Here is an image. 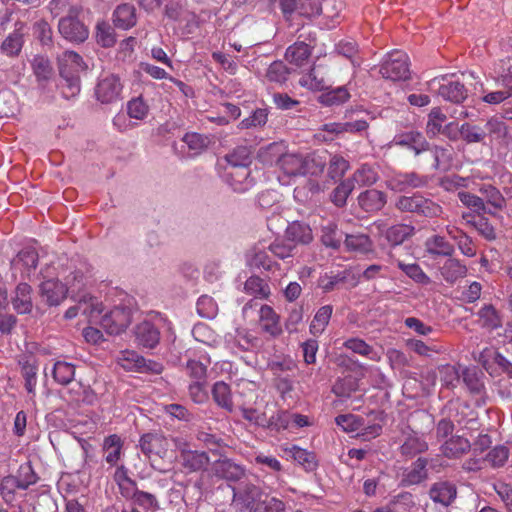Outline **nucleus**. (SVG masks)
Returning <instances> with one entry per match:
<instances>
[{
	"mask_svg": "<svg viewBox=\"0 0 512 512\" xmlns=\"http://www.w3.org/2000/svg\"><path fill=\"white\" fill-rule=\"evenodd\" d=\"M59 73L62 78L61 90L66 99L75 97L80 92V73L87 66L82 57L74 51H65L58 57Z\"/></svg>",
	"mask_w": 512,
	"mask_h": 512,
	"instance_id": "f257e3e1",
	"label": "nucleus"
},
{
	"mask_svg": "<svg viewBox=\"0 0 512 512\" xmlns=\"http://www.w3.org/2000/svg\"><path fill=\"white\" fill-rule=\"evenodd\" d=\"M281 148L282 146L280 144L271 143L260 149L259 158L266 164H272L275 161L287 176H302L305 155L293 153L282 154Z\"/></svg>",
	"mask_w": 512,
	"mask_h": 512,
	"instance_id": "f03ea898",
	"label": "nucleus"
},
{
	"mask_svg": "<svg viewBox=\"0 0 512 512\" xmlns=\"http://www.w3.org/2000/svg\"><path fill=\"white\" fill-rule=\"evenodd\" d=\"M395 206L402 212L415 213L427 218L440 217L443 208L432 199L426 198L421 194H413L412 196H400Z\"/></svg>",
	"mask_w": 512,
	"mask_h": 512,
	"instance_id": "7ed1b4c3",
	"label": "nucleus"
},
{
	"mask_svg": "<svg viewBox=\"0 0 512 512\" xmlns=\"http://www.w3.org/2000/svg\"><path fill=\"white\" fill-rule=\"evenodd\" d=\"M383 78L392 81H404L410 77L409 57L400 50H394L386 55L380 70Z\"/></svg>",
	"mask_w": 512,
	"mask_h": 512,
	"instance_id": "20e7f679",
	"label": "nucleus"
},
{
	"mask_svg": "<svg viewBox=\"0 0 512 512\" xmlns=\"http://www.w3.org/2000/svg\"><path fill=\"white\" fill-rule=\"evenodd\" d=\"M117 360L127 371L150 374H160L163 371L162 364L153 360H146L143 356L132 350L122 351Z\"/></svg>",
	"mask_w": 512,
	"mask_h": 512,
	"instance_id": "39448f33",
	"label": "nucleus"
},
{
	"mask_svg": "<svg viewBox=\"0 0 512 512\" xmlns=\"http://www.w3.org/2000/svg\"><path fill=\"white\" fill-rule=\"evenodd\" d=\"M123 84L115 74H103L95 87L96 99L102 104H112L121 99Z\"/></svg>",
	"mask_w": 512,
	"mask_h": 512,
	"instance_id": "423d86ee",
	"label": "nucleus"
},
{
	"mask_svg": "<svg viewBox=\"0 0 512 512\" xmlns=\"http://www.w3.org/2000/svg\"><path fill=\"white\" fill-rule=\"evenodd\" d=\"M176 447L180 452L181 466L188 472H199L206 470L210 463L208 454L204 451L190 450L186 443L175 440Z\"/></svg>",
	"mask_w": 512,
	"mask_h": 512,
	"instance_id": "0eeeda50",
	"label": "nucleus"
},
{
	"mask_svg": "<svg viewBox=\"0 0 512 512\" xmlns=\"http://www.w3.org/2000/svg\"><path fill=\"white\" fill-rule=\"evenodd\" d=\"M365 114L363 110H347L345 112V118L349 119L346 122H332L323 125V131L342 134V133H357L365 131L369 124L364 117H357L353 119V114Z\"/></svg>",
	"mask_w": 512,
	"mask_h": 512,
	"instance_id": "6e6552de",
	"label": "nucleus"
},
{
	"mask_svg": "<svg viewBox=\"0 0 512 512\" xmlns=\"http://www.w3.org/2000/svg\"><path fill=\"white\" fill-rule=\"evenodd\" d=\"M131 310L127 307H115L101 319V327L110 335H118L130 325Z\"/></svg>",
	"mask_w": 512,
	"mask_h": 512,
	"instance_id": "1a4fd4ad",
	"label": "nucleus"
},
{
	"mask_svg": "<svg viewBox=\"0 0 512 512\" xmlns=\"http://www.w3.org/2000/svg\"><path fill=\"white\" fill-rule=\"evenodd\" d=\"M77 10L72 8L70 14L60 19L58 29L60 34L71 42H84L88 38V29L74 15Z\"/></svg>",
	"mask_w": 512,
	"mask_h": 512,
	"instance_id": "9d476101",
	"label": "nucleus"
},
{
	"mask_svg": "<svg viewBox=\"0 0 512 512\" xmlns=\"http://www.w3.org/2000/svg\"><path fill=\"white\" fill-rule=\"evenodd\" d=\"M219 456V459L212 464V472L216 477L237 482L245 476L246 470L241 464L222 454Z\"/></svg>",
	"mask_w": 512,
	"mask_h": 512,
	"instance_id": "9b49d317",
	"label": "nucleus"
},
{
	"mask_svg": "<svg viewBox=\"0 0 512 512\" xmlns=\"http://www.w3.org/2000/svg\"><path fill=\"white\" fill-rule=\"evenodd\" d=\"M139 446L143 454L150 460L154 457L163 459L167 455L169 442L162 434L147 433L140 438Z\"/></svg>",
	"mask_w": 512,
	"mask_h": 512,
	"instance_id": "f8f14e48",
	"label": "nucleus"
},
{
	"mask_svg": "<svg viewBox=\"0 0 512 512\" xmlns=\"http://www.w3.org/2000/svg\"><path fill=\"white\" fill-rule=\"evenodd\" d=\"M306 40H308V42L305 40L297 41L286 49L285 59L289 63L300 67L308 61L312 53L313 45L316 41L315 34L309 32Z\"/></svg>",
	"mask_w": 512,
	"mask_h": 512,
	"instance_id": "ddd939ff",
	"label": "nucleus"
},
{
	"mask_svg": "<svg viewBox=\"0 0 512 512\" xmlns=\"http://www.w3.org/2000/svg\"><path fill=\"white\" fill-rule=\"evenodd\" d=\"M442 82L436 78L430 82V86H434L436 83L439 84L438 94L447 101L453 103H462L468 96V90L464 83L458 80H447L444 77L441 79Z\"/></svg>",
	"mask_w": 512,
	"mask_h": 512,
	"instance_id": "4468645a",
	"label": "nucleus"
},
{
	"mask_svg": "<svg viewBox=\"0 0 512 512\" xmlns=\"http://www.w3.org/2000/svg\"><path fill=\"white\" fill-rule=\"evenodd\" d=\"M428 183L427 176L416 172L397 173L387 180V187L396 192H403L409 188H421Z\"/></svg>",
	"mask_w": 512,
	"mask_h": 512,
	"instance_id": "2eb2a0df",
	"label": "nucleus"
},
{
	"mask_svg": "<svg viewBox=\"0 0 512 512\" xmlns=\"http://www.w3.org/2000/svg\"><path fill=\"white\" fill-rule=\"evenodd\" d=\"M137 345L143 348L153 349L160 341V331L152 322L144 320L134 329Z\"/></svg>",
	"mask_w": 512,
	"mask_h": 512,
	"instance_id": "dca6fc26",
	"label": "nucleus"
},
{
	"mask_svg": "<svg viewBox=\"0 0 512 512\" xmlns=\"http://www.w3.org/2000/svg\"><path fill=\"white\" fill-rule=\"evenodd\" d=\"M393 143L396 146L412 150L415 155L429 150V143L424 135L418 131H408L394 136Z\"/></svg>",
	"mask_w": 512,
	"mask_h": 512,
	"instance_id": "f3484780",
	"label": "nucleus"
},
{
	"mask_svg": "<svg viewBox=\"0 0 512 512\" xmlns=\"http://www.w3.org/2000/svg\"><path fill=\"white\" fill-rule=\"evenodd\" d=\"M374 225L392 246L402 244L414 233V227L407 224L399 223L388 228H385V224L383 222H375Z\"/></svg>",
	"mask_w": 512,
	"mask_h": 512,
	"instance_id": "a211bd4d",
	"label": "nucleus"
},
{
	"mask_svg": "<svg viewBox=\"0 0 512 512\" xmlns=\"http://www.w3.org/2000/svg\"><path fill=\"white\" fill-rule=\"evenodd\" d=\"M68 289L55 279L44 281L40 285V295L49 306L59 305L67 296Z\"/></svg>",
	"mask_w": 512,
	"mask_h": 512,
	"instance_id": "6ab92c4d",
	"label": "nucleus"
},
{
	"mask_svg": "<svg viewBox=\"0 0 512 512\" xmlns=\"http://www.w3.org/2000/svg\"><path fill=\"white\" fill-rule=\"evenodd\" d=\"M226 181L238 193L246 192L254 185V181L250 177V170L247 167L226 170Z\"/></svg>",
	"mask_w": 512,
	"mask_h": 512,
	"instance_id": "aec40b11",
	"label": "nucleus"
},
{
	"mask_svg": "<svg viewBox=\"0 0 512 512\" xmlns=\"http://www.w3.org/2000/svg\"><path fill=\"white\" fill-rule=\"evenodd\" d=\"M456 495L457 489L455 485L446 481L434 483L429 490V496L432 501L444 507L449 506L456 498Z\"/></svg>",
	"mask_w": 512,
	"mask_h": 512,
	"instance_id": "412c9836",
	"label": "nucleus"
},
{
	"mask_svg": "<svg viewBox=\"0 0 512 512\" xmlns=\"http://www.w3.org/2000/svg\"><path fill=\"white\" fill-rule=\"evenodd\" d=\"M386 194L377 189H368L358 196L359 206L366 212H378L386 204Z\"/></svg>",
	"mask_w": 512,
	"mask_h": 512,
	"instance_id": "4be33fe9",
	"label": "nucleus"
},
{
	"mask_svg": "<svg viewBox=\"0 0 512 512\" xmlns=\"http://www.w3.org/2000/svg\"><path fill=\"white\" fill-rule=\"evenodd\" d=\"M428 461L426 458H418L409 469H407L402 476L401 484L403 486L417 485L423 482L428 477L427 472Z\"/></svg>",
	"mask_w": 512,
	"mask_h": 512,
	"instance_id": "5701e85b",
	"label": "nucleus"
},
{
	"mask_svg": "<svg viewBox=\"0 0 512 512\" xmlns=\"http://www.w3.org/2000/svg\"><path fill=\"white\" fill-rule=\"evenodd\" d=\"M259 321L262 330L272 337H276L282 333V328L279 323V316L271 306L262 305L260 307Z\"/></svg>",
	"mask_w": 512,
	"mask_h": 512,
	"instance_id": "b1692460",
	"label": "nucleus"
},
{
	"mask_svg": "<svg viewBox=\"0 0 512 512\" xmlns=\"http://www.w3.org/2000/svg\"><path fill=\"white\" fill-rule=\"evenodd\" d=\"M32 288L27 283H19L15 289V295L12 298L14 310L19 314H27L32 311Z\"/></svg>",
	"mask_w": 512,
	"mask_h": 512,
	"instance_id": "393cba45",
	"label": "nucleus"
},
{
	"mask_svg": "<svg viewBox=\"0 0 512 512\" xmlns=\"http://www.w3.org/2000/svg\"><path fill=\"white\" fill-rule=\"evenodd\" d=\"M113 22L123 30L134 27L137 23L136 8L128 3L118 5L113 12Z\"/></svg>",
	"mask_w": 512,
	"mask_h": 512,
	"instance_id": "a878e982",
	"label": "nucleus"
},
{
	"mask_svg": "<svg viewBox=\"0 0 512 512\" xmlns=\"http://www.w3.org/2000/svg\"><path fill=\"white\" fill-rule=\"evenodd\" d=\"M285 238L296 244H309L313 240L312 230L309 225L295 221L288 225L285 231Z\"/></svg>",
	"mask_w": 512,
	"mask_h": 512,
	"instance_id": "bb28decb",
	"label": "nucleus"
},
{
	"mask_svg": "<svg viewBox=\"0 0 512 512\" xmlns=\"http://www.w3.org/2000/svg\"><path fill=\"white\" fill-rule=\"evenodd\" d=\"M471 447L472 445L468 439L462 436H452L442 444L441 451L447 458H460L466 454Z\"/></svg>",
	"mask_w": 512,
	"mask_h": 512,
	"instance_id": "cd10ccee",
	"label": "nucleus"
},
{
	"mask_svg": "<svg viewBox=\"0 0 512 512\" xmlns=\"http://www.w3.org/2000/svg\"><path fill=\"white\" fill-rule=\"evenodd\" d=\"M283 451L306 471H313L316 469L317 459L313 452L302 449L296 445L284 447Z\"/></svg>",
	"mask_w": 512,
	"mask_h": 512,
	"instance_id": "c85d7f7f",
	"label": "nucleus"
},
{
	"mask_svg": "<svg viewBox=\"0 0 512 512\" xmlns=\"http://www.w3.org/2000/svg\"><path fill=\"white\" fill-rule=\"evenodd\" d=\"M268 250L271 254L286 264L292 265L293 258L296 254V245L290 243L286 238L285 239H276L268 246Z\"/></svg>",
	"mask_w": 512,
	"mask_h": 512,
	"instance_id": "c756f323",
	"label": "nucleus"
},
{
	"mask_svg": "<svg viewBox=\"0 0 512 512\" xmlns=\"http://www.w3.org/2000/svg\"><path fill=\"white\" fill-rule=\"evenodd\" d=\"M425 248L428 254L433 257H452L455 251L454 246L440 235H433L428 238L425 242Z\"/></svg>",
	"mask_w": 512,
	"mask_h": 512,
	"instance_id": "7c9ffc66",
	"label": "nucleus"
},
{
	"mask_svg": "<svg viewBox=\"0 0 512 512\" xmlns=\"http://www.w3.org/2000/svg\"><path fill=\"white\" fill-rule=\"evenodd\" d=\"M123 442L121 438L116 435H110L104 439L103 451L105 461L110 466H115L121 458Z\"/></svg>",
	"mask_w": 512,
	"mask_h": 512,
	"instance_id": "2f4dec72",
	"label": "nucleus"
},
{
	"mask_svg": "<svg viewBox=\"0 0 512 512\" xmlns=\"http://www.w3.org/2000/svg\"><path fill=\"white\" fill-rule=\"evenodd\" d=\"M427 449V442L416 432H412L405 437L400 447V452L403 456L412 458L417 454L427 451Z\"/></svg>",
	"mask_w": 512,
	"mask_h": 512,
	"instance_id": "473e14b6",
	"label": "nucleus"
},
{
	"mask_svg": "<svg viewBox=\"0 0 512 512\" xmlns=\"http://www.w3.org/2000/svg\"><path fill=\"white\" fill-rule=\"evenodd\" d=\"M227 162L226 170L237 169L240 167H247L251 163V151L247 146H238L230 153L225 155Z\"/></svg>",
	"mask_w": 512,
	"mask_h": 512,
	"instance_id": "72a5a7b5",
	"label": "nucleus"
},
{
	"mask_svg": "<svg viewBox=\"0 0 512 512\" xmlns=\"http://www.w3.org/2000/svg\"><path fill=\"white\" fill-rule=\"evenodd\" d=\"M349 179L353 183L354 187L356 185L360 187L372 186L378 181L379 175L373 166L369 164H362L355 170Z\"/></svg>",
	"mask_w": 512,
	"mask_h": 512,
	"instance_id": "f704fd0d",
	"label": "nucleus"
},
{
	"mask_svg": "<svg viewBox=\"0 0 512 512\" xmlns=\"http://www.w3.org/2000/svg\"><path fill=\"white\" fill-rule=\"evenodd\" d=\"M440 272L445 281L454 283L466 275L467 268L459 260L449 257L441 267Z\"/></svg>",
	"mask_w": 512,
	"mask_h": 512,
	"instance_id": "c9c22d12",
	"label": "nucleus"
},
{
	"mask_svg": "<svg viewBox=\"0 0 512 512\" xmlns=\"http://www.w3.org/2000/svg\"><path fill=\"white\" fill-rule=\"evenodd\" d=\"M212 396L219 407L228 412L233 411L232 394L228 384L223 381L216 382L212 387Z\"/></svg>",
	"mask_w": 512,
	"mask_h": 512,
	"instance_id": "e433bc0d",
	"label": "nucleus"
},
{
	"mask_svg": "<svg viewBox=\"0 0 512 512\" xmlns=\"http://www.w3.org/2000/svg\"><path fill=\"white\" fill-rule=\"evenodd\" d=\"M332 313V305H324L320 307L317 310L316 314L314 315V318L310 324V333L313 334L314 336L322 334L325 331L327 325L329 324Z\"/></svg>",
	"mask_w": 512,
	"mask_h": 512,
	"instance_id": "4c0bfd02",
	"label": "nucleus"
},
{
	"mask_svg": "<svg viewBox=\"0 0 512 512\" xmlns=\"http://www.w3.org/2000/svg\"><path fill=\"white\" fill-rule=\"evenodd\" d=\"M486 131V138L489 142L500 141L507 137L509 128L504 121L497 117H491L484 125Z\"/></svg>",
	"mask_w": 512,
	"mask_h": 512,
	"instance_id": "58836bf2",
	"label": "nucleus"
},
{
	"mask_svg": "<svg viewBox=\"0 0 512 512\" xmlns=\"http://www.w3.org/2000/svg\"><path fill=\"white\" fill-rule=\"evenodd\" d=\"M290 75V69L282 61L272 62L265 73V80L271 83L283 85Z\"/></svg>",
	"mask_w": 512,
	"mask_h": 512,
	"instance_id": "ea45409f",
	"label": "nucleus"
},
{
	"mask_svg": "<svg viewBox=\"0 0 512 512\" xmlns=\"http://www.w3.org/2000/svg\"><path fill=\"white\" fill-rule=\"evenodd\" d=\"M439 377L442 385L448 389L455 388L460 382L461 371L460 366L455 365H442L438 369Z\"/></svg>",
	"mask_w": 512,
	"mask_h": 512,
	"instance_id": "a19ab883",
	"label": "nucleus"
},
{
	"mask_svg": "<svg viewBox=\"0 0 512 512\" xmlns=\"http://www.w3.org/2000/svg\"><path fill=\"white\" fill-rule=\"evenodd\" d=\"M70 399L76 403L93 404L97 396L95 392L88 386L81 383H75L68 391Z\"/></svg>",
	"mask_w": 512,
	"mask_h": 512,
	"instance_id": "79ce46f5",
	"label": "nucleus"
},
{
	"mask_svg": "<svg viewBox=\"0 0 512 512\" xmlns=\"http://www.w3.org/2000/svg\"><path fill=\"white\" fill-rule=\"evenodd\" d=\"M350 98V94L348 90L344 87H338L335 89H330L324 93H322L318 100L321 104L326 106H334L340 105L346 102Z\"/></svg>",
	"mask_w": 512,
	"mask_h": 512,
	"instance_id": "37998d69",
	"label": "nucleus"
},
{
	"mask_svg": "<svg viewBox=\"0 0 512 512\" xmlns=\"http://www.w3.org/2000/svg\"><path fill=\"white\" fill-rule=\"evenodd\" d=\"M461 138L468 144L485 143L486 131L480 126L464 123L459 128Z\"/></svg>",
	"mask_w": 512,
	"mask_h": 512,
	"instance_id": "c03bdc74",
	"label": "nucleus"
},
{
	"mask_svg": "<svg viewBox=\"0 0 512 512\" xmlns=\"http://www.w3.org/2000/svg\"><path fill=\"white\" fill-rule=\"evenodd\" d=\"M479 192L482 194L487 204L491 205L493 208L502 210L505 207L506 200L496 187L490 184H483L479 188Z\"/></svg>",
	"mask_w": 512,
	"mask_h": 512,
	"instance_id": "a18cd8bd",
	"label": "nucleus"
},
{
	"mask_svg": "<svg viewBox=\"0 0 512 512\" xmlns=\"http://www.w3.org/2000/svg\"><path fill=\"white\" fill-rule=\"evenodd\" d=\"M55 381L61 385H67L72 382L75 375V367L65 361H57L52 370Z\"/></svg>",
	"mask_w": 512,
	"mask_h": 512,
	"instance_id": "49530a36",
	"label": "nucleus"
},
{
	"mask_svg": "<svg viewBox=\"0 0 512 512\" xmlns=\"http://www.w3.org/2000/svg\"><path fill=\"white\" fill-rule=\"evenodd\" d=\"M478 316L481 320V326L484 328L494 330L502 325L501 317L492 305H484L478 311Z\"/></svg>",
	"mask_w": 512,
	"mask_h": 512,
	"instance_id": "de8ad7c7",
	"label": "nucleus"
},
{
	"mask_svg": "<svg viewBox=\"0 0 512 512\" xmlns=\"http://www.w3.org/2000/svg\"><path fill=\"white\" fill-rule=\"evenodd\" d=\"M344 347L353 351L354 353L366 356L373 361H379L380 356L374 349L368 345L364 340L359 338H350L344 342Z\"/></svg>",
	"mask_w": 512,
	"mask_h": 512,
	"instance_id": "09e8293b",
	"label": "nucleus"
},
{
	"mask_svg": "<svg viewBox=\"0 0 512 512\" xmlns=\"http://www.w3.org/2000/svg\"><path fill=\"white\" fill-rule=\"evenodd\" d=\"M299 84L302 87H306L310 90L322 91L328 89L327 82L322 75H320L319 71L315 68H312L308 73L304 74L300 80Z\"/></svg>",
	"mask_w": 512,
	"mask_h": 512,
	"instance_id": "8fccbe9b",
	"label": "nucleus"
},
{
	"mask_svg": "<svg viewBox=\"0 0 512 512\" xmlns=\"http://www.w3.org/2000/svg\"><path fill=\"white\" fill-rule=\"evenodd\" d=\"M95 37L97 43L104 48L112 47L116 43L114 29L104 21L97 23Z\"/></svg>",
	"mask_w": 512,
	"mask_h": 512,
	"instance_id": "3c124183",
	"label": "nucleus"
},
{
	"mask_svg": "<svg viewBox=\"0 0 512 512\" xmlns=\"http://www.w3.org/2000/svg\"><path fill=\"white\" fill-rule=\"evenodd\" d=\"M32 69L39 82H47L53 75V68L49 59L43 56L34 57Z\"/></svg>",
	"mask_w": 512,
	"mask_h": 512,
	"instance_id": "603ef678",
	"label": "nucleus"
},
{
	"mask_svg": "<svg viewBox=\"0 0 512 512\" xmlns=\"http://www.w3.org/2000/svg\"><path fill=\"white\" fill-rule=\"evenodd\" d=\"M244 291L252 296L261 299L267 298L270 294L269 287L264 281L257 276L249 277L244 283Z\"/></svg>",
	"mask_w": 512,
	"mask_h": 512,
	"instance_id": "864d4df0",
	"label": "nucleus"
},
{
	"mask_svg": "<svg viewBox=\"0 0 512 512\" xmlns=\"http://www.w3.org/2000/svg\"><path fill=\"white\" fill-rule=\"evenodd\" d=\"M397 266L401 269L409 278L419 284H429L430 278L424 273L422 268L417 263L406 264L401 260L396 261Z\"/></svg>",
	"mask_w": 512,
	"mask_h": 512,
	"instance_id": "5fc2aeb1",
	"label": "nucleus"
},
{
	"mask_svg": "<svg viewBox=\"0 0 512 512\" xmlns=\"http://www.w3.org/2000/svg\"><path fill=\"white\" fill-rule=\"evenodd\" d=\"M446 119V115L442 113L440 108H433L428 115L426 133L430 137H434L439 134Z\"/></svg>",
	"mask_w": 512,
	"mask_h": 512,
	"instance_id": "6e6d98bb",
	"label": "nucleus"
},
{
	"mask_svg": "<svg viewBox=\"0 0 512 512\" xmlns=\"http://www.w3.org/2000/svg\"><path fill=\"white\" fill-rule=\"evenodd\" d=\"M284 503L274 497L264 495L263 498L259 499L256 505L250 509L251 512H281L284 510Z\"/></svg>",
	"mask_w": 512,
	"mask_h": 512,
	"instance_id": "4d7b16f0",
	"label": "nucleus"
},
{
	"mask_svg": "<svg viewBox=\"0 0 512 512\" xmlns=\"http://www.w3.org/2000/svg\"><path fill=\"white\" fill-rule=\"evenodd\" d=\"M350 168L348 160L340 155H334L329 160L328 176L333 179H341Z\"/></svg>",
	"mask_w": 512,
	"mask_h": 512,
	"instance_id": "13d9d810",
	"label": "nucleus"
},
{
	"mask_svg": "<svg viewBox=\"0 0 512 512\" xmlns=\"http://www.w3.org/2000/svg\"><path fill=\"white\" fill-rule=\"evenodd\" d=\"M22 265L27 269V274L31 272L32 269H35L38 264V254L33 249H24L20 251L17 257L12 261V265L17 267L18 265Z\"/></svg>",
	"mask_w": 512,
	"mask_h": 512,
	"instance_id": "bf43d9fd",
	"label": "nucleus"
},
{
	"mask_svg": "<svg viewBox=\"0 0 512 512\" xmlns=\"http://www.w3.org/2000/svg\"><path fill=\"white\" fill-rule=\"evenodd\" d=\"M354 188L355 187L349 178L342 181L332 192V202L338 207L344 206L348 196L351 194Z\"/></svg>",
	"mask_w": 512,
	"mask_h": 512,
	"instance_id": "052dcab7",
	"label": "nucleus"
},
{
	"mask_svg": "<svg viewBox=\"0 0 512 512\" xmlns=\"http://www.w3.org/2000/svg\"><path fill=\"white\" fill-rule=\"evenodd\" d=\"M23 46L22 35L19 32H13L3 41L1 50L8 56L14 57L19 54Z\"/></svg>",
	"mask_w": 512,
	"mask_h": 512,
	"instance_id": "680f3d73",
	"label": "nucleus"
},
{
	"mask_svg": "<svg viewBox=\"0 0 512 512\" xmlns=\"http://www.w3.org/2000/svg\"><path fill=\"white\" fill-rule=\"evenodd\" d=\"M235 341L242 350H251L260 346V339L246 329H238Z\"/></svg>",
	"mask_w": 512,
	"mask_h": 512,
	"instance_id": "e2e57ef3",
	"label": "nucleus"
},
{
	"mask_svg": "<svg viewBox=\"0 0 512 512\" xmlns=\"http://www.w3.org/2000/svg\"><path fill=\"white\" fill-rule=\"evenodd\" d=\"M347 279L346 272H341L338 274H327L321 275L318 279V287L323 290V292L327 293L333 291L338 284L344 283Z\"/></svg>",
	"mask_w": 512,
	"mask_h": 512,
	"instance_id": "0e129e2a",
	"label": "nucleus"
},
{
	"mask_svg": "<svg viewBox=\"0 0 512 512\" xmlns=\"http://www.w3.org/2000/svg\"><path fill=\"white\" fill-rule=\"evenodd\" d=\"M186 374L192 382H207V366L197 360H189L185 365Z\"/></svg>",
	"mask_w": 512,
	"mask_h": 512,
	"instance_id": "69168bd1",
	"label": "nucleus"
},
{
	"mask_svg": "<svg viewBox=\"0 0 512 512\" xmlns=\"http://www.w3.org/2000/svg\"><path fill=\"white\" fill-rule=\"evenodd\" d=\"M183 141L194 154H199L205 150L209 144L208 137L195 132L186 133L183 137Z\"/></svg>",
	"mask_w": 512,
	"mask_h": 512,
	"instance_id": "338daca9",
	"label": "nucleus"
},
{
	"mask_svg": "<svg viewBox=\"0 0 512 512\" xmlns=\"http://www.w3.org/2000/svg\"><path fill=\"white\" fill-rule=\"evenodd\" d=\"M509 457V450L503 445L494 447L486 455L485 460L490 463L494 468L502 467L507 462Z\"/></svg>",
	"mask_w": 512,
	"mask_h": 512,
	"instance_id": "774afa93",
	"label": "nucleus"
}]
</instances>
